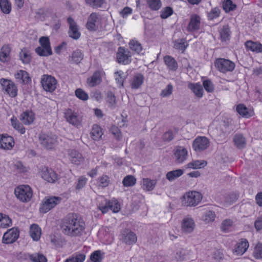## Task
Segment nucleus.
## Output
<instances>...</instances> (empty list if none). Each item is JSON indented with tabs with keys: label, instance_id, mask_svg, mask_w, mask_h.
<instances>
[{
	"label": "nucleus",
	"instance_id": "f257e3e1",
	"mask_svg": "<svg viewBox=\"0 0 262 262\" xmlns=\"http://www.w3.org/2000/svg\"><path fill=\"white\" fill-rule=\"evenodd\" d=\"M62 232L70 237L81 236L85 230V222L76 213H69L66 215L60 223Z\"/></svg>",
	"mask_w": 262,
	"mask_h": 262
},
{
	"label": "nucleus",
	"instance_id": "f03ea898",
	"mask_svg": "<svg viewBox=\"0 0 262 262\" xmlns=\"http://www.w3.org/2000/svg\"><path fill=\"white\" fill-rule=\"evenodd\" d=\"M16 198L21 202L27 203L30 201L32 197L33 192L29 185H20L14 190Z\"/></svg>",
	"mask_w": 262,
	"mask_h": 262
},
{
	"label": "nucleus",
	"instance_id": "7ed1b4c3",
	"mask_svg": "<svg viewBox=\"0 0 262 262\" xmlns=\"http://www.w3.org/2000/svg\"><path fill=\"white\" fill-rule=\"evenodd\" d=\"M202 196L200 193L193 191L186 193L182 200L183 206L187 207L195 206L202 200Z\"/></svg>",
	"mask_w": 262,
	"mask_h": 262
},
{
	"label": "nucleus",
	"instance_id": "20e7f679",
	"mask_svg": "<svg viewBox=\"0 0 262 262\" xmlns=\"http://www.w3.org/2000/svg\"><path fill=\"white\" fill-rule=\"evenodd\" d=\"M39 42L41 47H38L35 49V52L38 55L41 56H48L52 54L50 39L48 37H41Z\"/></svg>",
	"mask_w": 262,
	"mask_h": 262
},
{
	"label": "nucleus",
	"instance_id": "39448f33",
	"mask_svg": "<svg viewBox=\"0 0 262 262\" xmlns=\"http://www.w3.org/2000/svg\"><path fill=\"white\" fill-rule=\"evenodd\" d=\"M40 144L47 149H52L56 144L57 137L52 134L41 133L38 136Z\"/></svg>",
	"mask_w": 262,
	"mask_h": 262
},
{
	"label": "nucleus",
	"instance_id": "423d86ee",
	"mask_svg": "<svg viewBox=\"0 0 262 262\" xmlns=\"http://www.w3.org/2000/svg\"><path fill=\"white\" fill-rule=\"evenodd\" d=\"M61 198L57 196L46 197L42 202L39 208L41 212L45 213L59 204Z\"/></svg>",
	"mask_w": 262,
	"mask_h": 262
},
{
	"label": "nucleus",
	"instance_id": "0eeeda50",
	"mask_svg": "<svg viewBox=\"0 0 262 262\" xmlns=\"http://www.w3.org/2000/svg\"><path fill=\"white\" fill-rule=\"evenodd\" d=\"M41 83L46 91L52 92L56 88L57 80L51 75H43L41 79Z\"/></svg>",
	"mask_w": 262,
	"mask_h": 262
},
{
	"label": "nucleus",
	"instance_id": "6e6552de",
	"mask_svg": "<svg viewBox=\"0 0 262 262\" xmlns=\"http://www.w3.org/2000/svg\"><path fill=\"white\" fill-rule=\"evenodd\" d=\"M215 67L221 72L225 73L228 71H232L235 68L234 62L229 60L220 58L216 60L214 62Z\"/></svg>",
	"mask_w": 262,
	"mask_h": 262
},
{
	"label": "nucleus",
	"instance_id": "1a4fd4ad",
	"mask_svg": "<svg viewBox=\"0 0 262 262\" xmlns=\"http://www.w3.org/2000/svg\"><path fill=\"white\" fill-rule=\"evenodd\" d=\"M3 89L11 97H15L17 95V88L14 82L4 78L1 79Z\"/></svg>",
	"mask_w": 262,
	"mask_h": 262
},
{
	"label": "nucleus",
	"instance_id": "9d476101",
	"mask_svg": "<svg viewBox=\"0 0 262 262\" xmlns=\"http://www.w3.org/2000/svg\"><path fill=\"white\" fill-rule=\"evenodd\" d=\"M210 145L209 139L204 136H199L193 141L192 148L195 151H202Z\"/></svg>",
	"mask_w": 262,
	"mask_h": 262
},
{
	"label": "nucleus",
	"instance_id": "9b49d317",
	"mask_svg": "<svg viewBox=\"0 0 262 262\" xmlns=\"http://www.w3.org/2000/svg\"><path fill=\"white\" fill-rule=\"evenodd\" d=\"M117 60L119 63L127 64L131 62V54L124 47H119L117 53Z\"/></svg>",
	"mask_w": 262,
	"mask_h": 262
},
{
	"label": "nucleus",
	"instance_id": "f8f14e48",
	"mask_svg": "<svg viewBox=\"0 0 262 262\" xmlns=\"http://www.w3.org/2000/svg\"><path fill=\"white\" fill-rule=\"evenodd\" d=\"M19 237V230L17 228H12L5 232L3 237V243L6 244L15 242Z\"/></svg>",
	"mask_w": 262,
	"mask_h": 262
},
{
	"label": "nucleus",
	"instance_id": "ddd939ff",
	"mask_svg": "<svg viewBox=\"0 0 262 262\" xmlns=\"http://www.w3.org/2000/svg\"><path fill=\"white\" fill-rule=\"evenodd\" d=\"M68 22L69 24V31L68 32L69 36L75 40L78 39L81 35L79 28L74 19L69 17L68 18Z\"/></svg>",
	"mask_w": 262,
	"mask_h": 262
},
{
	"label": "nucleus",
	"instance_id": "4468645a",
	"mask_svg": "<svg viewBox=\"0 0 262 262\" xmlns=\"http://www.w3.org/2000/svg\"><path fill=\"white\" fill-rule=\"evenodd\" d=\"M173 155L176 162L178 163H182L186 160L188 155V151L185 148L178 146L173 150Z\"/></svg>",
	"mask_w": 262,
	"mask_h": 262
},
{
	"label": "nucleus",
	"instance_id": "2eb2a0df",
	"mask_svg": "<svg viewBox=\"0 0 262 262\" xmlns=\"http://www.w3.org/2000/svg\"><path fill=\"white\" fill-rule=\"evenodd\" d=\"M14 145L13 138L7 135H0V148L9 150L12 148Z\"/></svg>",
	"mask_w": 262,
	"mask_h": 262
},
{
	"label": "nucleus",
	"instance_id": "dca6fc26",
	"mask_svg": "<svg viewBox=\"0 0 262 262\" xmlns=\"http://www.w3.org/2000/svg\"><path fill=\"white\" fill-rule=\"evenodd\" d=\"M195 227V223L191 217H186L183 219L181 223L182 231L185 233L192 232Z\"/></svg>",
	"mask_w": 262,
	"mask_h": 262
},
{
	"label": "nucleus",
	"instance_id": "f3484780",
	"mask_svg": "<svg viewBox=\"0 0 262 262\" xmlns=\"http://www.w3.org/2000/svg\"><path fill=\"white\" fill-rule=\"evenodd\" d=\"M65 117L67 121L73 125L77 127L81 125V117L71 110H69L65 113Z\"/></svg>",
	"mask_w": 262,
	"mask_h": 262
},
{
	"label": "nucleus",
	"instance_id": "a211bd4d",
	"mask_svg": "<svg viewBox=\"0 0 262 262\" xmlns=\"http://www.w3.org/2000/svg\"><path fill=\"white\" fill-rule=\"evenodd\" d=\"M41 177L48 182L54 183L57 180V174L51 169L45 168L41 172Z\"/></svg>",
	"mask_w": 262,
	"mask_h": 262
},
{
	"label": "nucleus",
	"instance_id": "6ab92c4d",
	"mask_svg": "<svg viewBox=\"0 0 262 262\" xmlns=\"http://www.w3.org/2000/svg\"><path fill=\"white\" fill-rule=\"evenodd\" d=\"M122 239L125 244L131 245L137 241V236L134 232L125 230L122 234Z\"/></svg>",
	"mask_w": 262,
	"mask_h": 262
},
{
	"label": "nucleus",
	"instance_id": "aec40b11",
	"mask_svg": "<svg viewBox=\"0 0 262 262\" xmlns=\"http://www.w3.org/2000/svg\"><path fill=\"white\" fill-rule=\"evenodd\" d=\"M200 17L199 16L194 14L191 16L190 22L187 29L189 31L193 32L200 28Z\"/></svg>",
	"mask_w": 262,
	"mask_h": 262
},
{
	"label": "nucleus",
	"instance_id": "412c9836",
	"mask_svg": "<svg viewBox=\"0 0 262 262\" xmlns=\"http://www.w3.org/2000/svg\"><path fill=\"white\" fill-rule=\"evenodd\" d=\"M19 119L25 125H30L34 121L35 116L32 111H26L20 115Z\"/></svg>",
	"mask_w": 262,
	"mask_h": 262
},
{
	"label": "nucleus",
	"instance_id": "4be33fe9",
	"mask_svg": "<svg viewBox=\"0 0 262 262\" xmlns=\"http://www.w3.org/2000/svg\"><path fill=\"white\" fill-rule=\"evenodd\" d=\"M99 20V15L97 13H92L89 16L86 25L87 29L90 31L96 30V23Z\"/></svg>",
	"mask_w": 262,
	"mask_h": 262
},
{
	"label": "nucleus",
	"instance_id": "5701e85b",
	"mask_svg": "<svg viewBox=\"0 0 262 262\" xmlns=\"http://www.w3.org/2000/svg\"><path fill=\"white\" fill-rule=\"evenodd\" d=\"M245 45L247 50L256 53L262 52V45L258 42L248 40L245 42Z\"/></svg>",
	"mask_w": 262,
	"mask_h": 262
},
{
	"label": "nucleus",
	"instance_id": "b1692460",
	"mask_svg": "<svg viewBox=\"0 0 262 262\" xmlns=\"http://www.w3.org/2000/svg\"><path fill=\"white\" fill-rule=\"evenodd\" d=\"M15 77L18 82L22 84L29 83L31 81V78L29 76L28 73L24 70H19L15 74Z\"/></svg>",
	"mask_w": 262,
	"mask_h": 262
},
{
	"label": "nucleus",
	"instance_id": "393cba45",
	"mask_svg": "<svg viewBox=\"0 0 262 262\" xmlns=\"http://www.w3.org/2000/svg\"><path fill=\"white\" fill-rule=\"evenodd\" d=\"M249 247L248 241L244 239L236 244L234 252L237 255H241L243 254L247 250Z\"/></svg>",
	"mask_w": 262,
	"mask_h": 262
},
{
	"label": "nucleus",
	"instance_id": "a878e982",
	"mask_svg": "<svg viewBox=\"0 0 262 262\" xmlns=\"http://www.w3.org/2000/svg\"><path fill=\"white\" fill-rule=\"evenodd\" d=\"M71 162L76 165H79L82 162L83 158L82 155L75 150H72L69 153Z\"/></svg>",
	"mask_w": 262,
	"mask_h": 262
},
{
	"label": "nucleus",
	"instance_id": "bb28decb",
	"mask_svg": "<svg viewBox=\"0 0 262 262\" xmlns=\"http://www.w3.org/2000/svg\"><path fill=\"white\" fill-rule=\"evenodd\" d=\"M188 87L198 97L201 98L203 97L204 91L202 86L200 84L190 83Z\"/></svg>",
	"mask_w": 262,
	"mask_h": 262
},
{
	"label": "nucleus",
	"instance_id": "cd10ccee",
	"mask_svg": "<svg viewBox=\"0 0 262 262\" xmlns=\"http://www.w3.org/2000/svg\"><path fill=\"white\" fill-rule=\"evenodd\" d=\"M30 235L34 241H38L41 235V229L36 224H33L30 228Z\"/></svg>",
	"mask_w": 262,
	"mask_h": 262
},
{
	"label": "nucleus",
	"instance_id": "c85d7f7f",
	"mask_svg": "<svg viewBox=\"0 0 262 262\" xmlns=\"http://www.w3.org/2000/svg\"><path fill=\"white\" fill-rule=\"evenodd\" d=\"M157 183L156 180H151L149 178H144L142 180V188L146 191L152 190Z\"/></svg>",
	"mask_w": 262,
	"mask_h": 262
},
{
	"label": "nucleus",
	"instance_id": "c756f323",
	"mask_svg": "<svg viewBox=\"0 0 262 262\" xmlns=\"http://www.w3.org/2000/svg\"><path fill=\"white\" fill-rule=\"evenodd\" d=\"M184 173V170L181 169H176L168 172L166 178L170 182L174 181L176 179L181 177Z\"/></svg>",
	"mask_w": 262,
	"mask_h": 262
},
{
	"label": "nucleus",
	"instance_id": "7c9ffc66",
	"mask_svg": "<svg viewBox=\"0 0 262 262\" xmlns=\"http://www.w3.org/2000/svg\"><path fill=\"white\" fill-rule=\"evenodd\" d=\"M144 77L141 74H137L135 75L131 83V86L133 89H137L140 87V86L143 83Z\"/></svg>",
	"mask_w": 262,
	"mask_h": 262
},
{
	"label": "nucleus",
	"instance_id": "2f4dec72",
	"mask_svg": "<svg viewBox=\"0 0 262 262\" xmlns=\"http://www.w3.org/2000/svg\"><path fill=\"white\" fill-rule=\"evenodd\" d=\"M10 48L7 45L4 46L0 51V60L2 62H6L9 60Z\"/></svg>",
	"mask_w": 262,
	"mask_h": 262
},
{
	"label": "nucleus",
	"instance_id": "473e14b6",
	"mask_svg": "<svg viewBox=\"0 0 262 262\" xmlns=\"http://www.w3.org/2000/svg\"><path fill=\"white\" fill-rule=\"evenodd\" d=\"M164 61L169 70L176 71L177 69L178 63L173 57L167 55L164 57Z\"/></svg>",
	"mask_w": 262,
	"mask_h": 262
},
{
	"label": "nucleus",
	"instance_id": "72a5a7b5",
	"mask_svg": "<svg viewBox=\"0 0 262 262\" xmlns=\"http://www.w3.org/2000/svg\"><path fill=\"white\" fill-rule=\"evenodd\" d=\"M91 134L93 140L98 141L101 138L103 133L100 127L97 124H95L93 126Z\"/></svg>",
	"mask_w": 262,
	"mask_h": 262
},
{
	"label": "nucleus",
	"instance_id": "f704fd0d",
	"mask_svg": "<svg viewBox=\"0 0 262 262\" xmlns=\"http://www.w3.org/2000/svg\"><path fill=\"white\" fill-rule=\"evenodd\" d=\"M101 78L99 72H95L92 76L88 79V83L91 86H94L100 83Z\"/></svg>",
	"mask_w": 262,
	"mask_h": 262
},
{
	"label": "nucleus",
	"instance_id": "c9c22d12",
	"mask_svg": "<svg viewBox=\"0 0 262 262\" xmlns=\"http://www.w3.org/2000/svg\"><path fill=\"white\" fill-rule=\"evenodd\" d=\"M10 120L11 125L14 128L18 130L21 134H24L25 133V128L24 127L23 125L18 121L16 118L13 117Z\"/></svg>",
	"mask_w": 262,
	"mask_h": 262
},
{
	"label": "nucleus",
	"instance_id": "e433bc0d",
	"mask_svg": "<svg viewBox=\"0 0 262 262\" xmlns=\"http://www.w3.org/2000/svg\"><path fill=\"white\" fill-rule=\"evenodd\" d=\"M207 165V162L205 161L195 160L188 163L186 167L188 168L198 169L204 167Z\"/></svg>",
	"mask_w": 262,
	"mask_h": 262
},
{
	"label": "nucleus",
	"instance_id": "4c0bfd02",
	"mask_svg": "<svg viewBox=\"0 0 262 262\" xmlns=\"http://www.w3.org/2000/svg\"><path fill=\"white\" fill-rule=\"evenodd\" d=\"M234 142L236 147L238 148H243L246 145V140L241 134L235 135Z\"/></svg>",
	"mask_w": 262,
	"mask_h": 262
},
{
	"label": "nucleus",
	"instance_id": "58836bf2",
	"mask_svg": "<svg viewBox=\"0 0 262 262\" xmlns=\"http://www.w3.org/2000/svg\"><path fill=\"white\" fill-rule=\"evenodd\" d=\"M29 258L32 262H47L46 256L41 253H36L30 254Z\"/></svg>",
	"mask_w": 262,
	"mask_h": 262
},
{
	"label": "nucleus",
	"instance_id": "ea45409f",
	"mask_svg": "<svg viewBox=\"0 0 262 262\" xmlns=\"http://www.w3.org/2000/svg\"><path fill=\"white\" fill-rule=\"evenodd\" d=\"M128 45L129 48L137 54H140L143 50L141 45L137 40H132Z\"/></svg>",
	"mask_w": 262,
	"mask_h": 262
},
{
	"label": "nucleus",
	"instance_id": "a19ab883",
	"mask_svg": "<svg viewBox=\"0 0 262 262\" xmlns=\"http://www.w3.org/2000/svg\"><path fill=\"white\" fill-rule=\"evenodd\" d=\"M12 225L11 219L7 215L0 213V227L6 228Z\"/></svg>",
	"mask_w": 262,
	"mask_h": 262
},
{
	"label": "nucleus",
	"instance_id": "79ce46f5",
	"mask_svg": "<svg viewBox=\"0 0 262 262\" xmlns=\"http://www.w3.org/2000/svg\"><path fill=\"white\" fill-rule=\"evenodd\" d=\"M115 80L119 88L123 86V83L126 78L124 73L122 71H117L115 73Z\"/></svg>",
	"mask_w": 262,
	"mask_h": 262
},
{
	"label": "nucleus",
	"instance_id": "37998d69",
	"mask_svg": "<svg viewBox=\"0 0 262 262\" xmlns=\"http://www.w3.org/2000/svg\"><path fill=\"white\" fill-rule=\"evenodd\" d=\"M85 258V255L83 253H76L72 257L66 259L65 262H83Z\"/></svg>",
	"mask_w": 262,
	"mask_h": 262
},
{
	"label": "nucleus",
	"instance_id": "c03bdc74",
	"mask_svg": "<svg viewBox=\"0 0 262 262\" xmlns=\"http://www.w3.org/2000/svg\"><path fill=\"white\" fill-rule=\"evenodd\" d=\"M187 42L183 39H180L176 40L174 42L173 48L184 52L187 47Z\"/></svg>",
	"mask_w": 262,
	"mask_h": 262
},
{
	"label": "nucleus",
	"instance_id": "a18cd8bd",
	"mask_svg": "<svg viewBox=\"0 0 262 262\" xmlns=\"http://www.w3.org/2000/svg\"><path fill=\"white\" fill-rule=\"evenodd\" d=\"M236 111L240 115L246 118H248L251 116L248 111V108L243 104H239L237 106Z\"/></svg>",
	"mask_w": 262,
	"mask_h": 262
},
{
	"label": "nucleus",
	"instance_id": "49530a36",
	"mask_svg": "<svg viewBox=\"0 0 262 262\" xmlns=\"http://www.w3.org/2000/svg\"><path fill=\"white\" fill-rule=\"evenodd\" d=\"M122 183L125 187H131L135 185L136 179L132 175H128L124 177L122 181Z\"/></svg>",
	"mask_w": 262,
	"mask_h": 262
},
{
	"label": "nucleus",
	"instance_id": "de8ad7c7",
	"mask_svg": "<svg viewBox=\"0 0 262 262\" xmlns=\"http://www.w3.org/2000/svg\"><path fill=\"white\" fill-rule=\"evenodd\" d=\"M85 3L90 7L93 8H98L102 7L104 3V0H84Z\"/></svg>",
	"mask_w": 262,
	"mask_h": 262
},
{
	"label": "nucleus",
	"instance_id": "09e8293b",
	"mask_svg": "<svg viewBox=\"0 0 262 262\" xmlns=\"http://www.w3.org/2000/svg\"><path fill=\"white\" fill-rule=\"evenodd\" d=\"M0 8L3 13L9 14L11 10V4L8 0H0Z\"/></svg>",
	"mask_w": 262,
	"mask_h": 262
},
{
	"label": "nucleus",
	"instance_id": "8fccbe9b",
	"mask_svg": "<svg viewBox=\"0 0 262 262\" xmlns=\"http://www.w3.org/2000/svg\"><path fill=\"white\" fill-rule=\"evenodd\" d=\"M147 3L150 9L154 11L159 10L162 6L160 0H147Z\"/></svg>",
	"mask_w": 262,
	"mask_h": 262
},
{
	"label": "nucleus",
	"instance_id": "3c124183",
	"mask_svg": "<svg viewBox=\"0 0 262 262\" xmlns=\"http://www.w3.org/2000/svg\"><path fill=\"white\" fill-rule=\"evenodd\" d=\"M233 221L231 219H226L222 222L221 229L222 231L228 232L230 229L233 226Z\"/></svg>",
	"mask_w": 262,
	"mask_h": 262
},
{
	"label": "nucleus",
	"instance_id": "603ef678",
	"mask_svg": "<svg viewBox=\"0 0 262 262\" xmlns=\"http://www.w3.org/2000/svg\"><path fill=\"white\" fill-rule=\"evenodd\" d=\"M19 57L24 63L27 64L30 62L31 55L25 49L22 50L19 53Z\"/></svg>",
	"mask_w": 262,
	"mask_h": 262
},
{
	"label": "nucleus",
	"instance_id": "864d4df0",
	"mask_svg": "<svg viewBox=\"0 0 262 262\" xmlns=\"http://www.w3.org/2000/svg\"><path fill=\"white\" fill-rule=\"evenodd\" d=\"M83 57V55L79 50H77L73 52L71 57L72 60L76 64L80 63L82 60Z\"/></svg>",
	"mask_w": 262,
	"mask_h": 262
},
{
	"label": "nucleus",
	"instance_id": "5fc2aeb1",
	"mask_svg": "<svg viewBox=\"0 0 262 262\" xmlns=\"http://www.w3.org/2000/svg\"><path fill=\"white\" fill-rule=\"evenodd\" d=\"M230 28L228 26H224L220 30V36L223 40L226 41L230 37Z\"/></svg>",
	"mask_w": 262,
	"mask_h": 262
},
{
	"label": "nucleus",
	"instance_id": "6e6d98bb",
	"mask_svg": "<svg viewBox=\"0 0 262 262\" xmlns=\"http://www.w3.org/2000/svg\"><path fill=\"white\" fill-rule=\"evenodd\" d=\"M223 8L226 12H228L234 10L236 8V5L233 4L231 0H226L223 3Z\"/></svg>",
	"mask_w": 262,
	"mask_h": 262
},
{
	"label": "nucleus",
	"instance_id": "4d7b16f0",
	"mask_svg": "<svg viewBox=\"0 0 262 262\" xmlns=\"http://www.w3.org/2000/svg\"><path fill=\"white\" fill-rule=\"evenodd\" d=\"M173 91V86L171 83L168 84L165 89H163L160 94L162 97H167L172 94Z\"/></svg>",
	"mask_w": 262,
	"mask_h": 262
},
{
	"label": "nucleus",
	"instance_id": "13d9d810",
	"mask_svg": "<svg viewBox=\"0 0 262 262\" xmlns=\"http://www.w3.org/2000/svg\"><path fill=\"white\" fill-rule=\"evenodd\" d=\"M173 12V10L171 7H166L161 11L160 16L163 19H166L171 16Z\"/></svg>",
	"mask_w": 262,
	"mask_h": 262
},
{
	"label": "nucleus",
	"instance_id": "bf43d9fd",
	"mask_svg": "<svg viewBox=\"0 0 262 262\" xmlns=\"http://www.w3.org/2000/svg\"><path fill=\"white\" fill-rule=\"evenodd\" d=\"M205 90L208 93H211L214 91V86L212 81L209 79L205 80L203 82Z\"/></svg>",
	"mask_w": 262,
	"mask_h": 262
},
{
	"label": "nucleus",
	"instance_id": "052dcab7",
	"mask_svg": "<svg viewBox=\"0 0 262 262\" xmlns=\"http://www.w3.org/2000/svg\"><path fill=\"white\" fill-rule=\"evenodd\" d=\"M102 254L100 251L94 252L91 255V259L93 262H101L102 260Z\"/></svg>",
	"mask_w": 262,
	"mask_h": 262
},
{
	"label": "nucleus",
	"instance_id": "680f3d73",
	"mask_svg": "<svg viewBox=\"0 0 262 262\" xmlns=\"http://www.w3.org/2000/svg\"><path fill=\"white\" fill-rule=\"evenodd\" d=\"M253 256L257 259L262 258V244L258 243L255 247Z\"/></svg>",
	"mask_w": 262,
	"mask_h": 262
},
{
	"label": "nucleus",
	"instance_id": "e2e57ef3",
	"mask_svg": "<svg viewBox=\"0 0 262 262\" xmlns=\"http://www.w3.org/2000/svg\"><path fill=\"white\" fill-rule=\"evenodd\" d=\"M75 95L79 99L83 101L87 100L89 98L88 95L81 89H77L75 91Z\"/></svg>",
	"mask_w": 262,
	"mask_h": 262
},
{
	"label": "nucleus",
	"instance_id": "0e129e2a",
	"mask_svg": "<svg viewBox=\"0 0 262 262\" xmlns=\"http://www.w3.org/2000/svg\"><path fill=\"white\" fill-rule=\"evenodd\" d=\"M107 204L109 207V209L112 210L114 212H118L120 209V205L117 201H108Z\"/></svg>",
	"mask_w": 262,
	"mask_h": 262
},
{
	"label": "nucleus",
	"instance_id": "69168bd1",
	"mask_svg": "<svg viewBox=\"0 0 262 262\" xmlns=\"http://www.w3.org/2000/svg\"><path fill=\"white\" fill-rule=\"evenodd\" d=\"M220 14V9L215 7L208 13V17L210 20H212L214 18L218 17Z\"/></svg>",
	"mask_w": 262,
	"mask_h": 262
},
{
	"label": "nucleus",
	"instance_id": "338daca9",
	"mask_svg": "<svg viewBox=\"0 0 262 262\" xmlns=\"http://www.w3.org/2000/svg\"><path fill=\"white\" fill-rule=\"evenodd\" d=\"M107 102L110 106L114 108L116 104V97L112 92H108L107 94Z\"/></svg>",
	"mask_w": 262,
	"mask_h": 262
},
{
	"label": "nucleus",
	"instance_id": "774afa93",
	"mask_svg": "<svg viewBox=\"0 0 262 262\" xmlns=\"http://www.w3.org/2000/svg\"><path fill=\"white\" fill-rule=\"evenodd\" d=\"M110 178L106 175H103L99 178V186L102 187H105L110 184Z\"/></svg>",
	"mask_w": 262,
	"mask_h": 262
}]
</instances>
